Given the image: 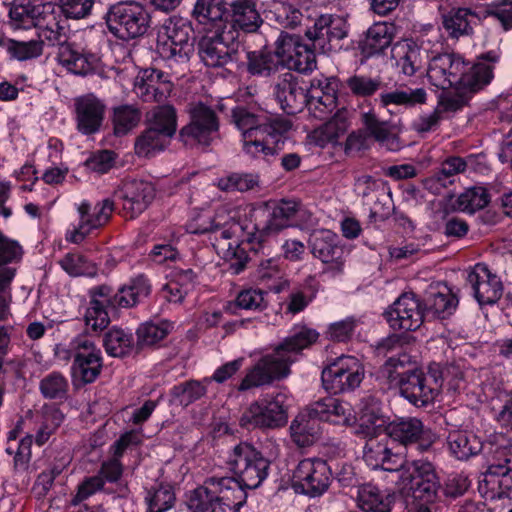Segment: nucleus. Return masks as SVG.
Returning a JSON list of instances; mask_svg holds the SVG:
<instances>
[{
	"mask_svg": "<svg viewBox=\"0 0 512 512\" xmlns=\"http://www.w3.org/2000/svg\"><path fill=\"white\" fill-rule=\"evenodd\" d=\"M232 120L242 132L244 153L250 158L267 162L283 150L285 134L292 127V122L284 117H273L261 122L259 116L245 107L233 109Z\"/></svg>",
	"mask_w": 512,
	"mask_h": 512,
	"instance_id": "1",
	"label": "nucleus"
},
{
	"mask_svg": "<svg viewBox=\"0 0 512 512\" xmlns=\"http://www.w3.org/2000/svg\"><path fill=\"white\" fill-rule=\"evenodd\" d=\"M481 452L487 458L488 469L479 482V490L487 498H502L512 489V469L508 466L511 461V444L501 435L495 441L484 443Z\"/></svg>",
	"mask_w": 512,
	"mask_h": 512,
	"instance_id": "2",
	"label": "nucleus"
},
{
	"mask_svg": "<svg viewBox=\"0 0 512 512\" xmlns=\"http://www.w3.org/2000/svg\"><path fill=\"white\" fill-rule=\"evenodd\" d=\"M302 211L301 203L296 200H271L259 204L254 209L255 231L251 233L249 242L261 247L269 236L293 226Z\"/></svg>",
	"mask_w": 512,
	"mask_h": 512,
	"instance_id": "3",
	"label": "nucleus"
},
{
	"mask_svg": "<svg viewBox=\"0 0 512 512\" xmlns=\"http://www.w3.org/2000/svg\"><path fill=\"white\" fill-rule=\"evenodd\" d=\"M399 485L403 494L421 502L434 503L441 487L432 463L424 460L405 461L400 469Z\"/></svg>",
	"mask_w": 512,
	"mask_h": 512,
	"instance_id": "4",
	"label": "nucleus"
},
{
	"mask_svg": "<svg viewBox=\"0 0 512 512\" xmlns=\"http://www.w3.org/2000/svg\"><path fill=\"white\" fill-rule=\"evenodd\" d=\"M103 19L118 39L131 40L144 35L150 25L145 6L135 1H121L109 6Z\"/></svg>",
	"mask_w": 512,
	"mask_h": 512,
	"instance_id": "5",
	"label": "nucleus"
},
{
	"mask_svg": "<svg viewBox=\"0 0 512 512\" xmlns=\"http://www.w3.org/2000/svg\"><path fill=\"white\" fill-rule=\"evenodd\" d=\"M227 463L248 489L258 488L268 476L270 467V461L247 442H241L232 449Z\"/></svg>",
	"mask_w": 512,
	"mask_h": 512,
	"instance_id": "6",
	"label": "nucleus"
},
{
	"mask_svg": "<svg viewBox=\"0 0 512 512\" xmlns=\"http://www.w3.org/2000/svg\"><path fill=\"white\" fill-rule=\"evenodd\" d=\"M189 122L179 131L185 146H210L219 138V120L215 111L202 102L189 105Z\"/></svg>",
	"mask_w": 512,
	"mask_h": 512,
	"instance_id": "7",
	"label": "nucleus"
},
{
	"mask_svg": "<svg viewBox=\"0 0 512 512\" xmlns=\"http://www.w3.org/2000/svg\"><path fill=\"white\" fill-rule=\"evenodd\" d=\"M346 19L334 14L317 16L305 30V40L312 43L319 54H330L341 49V40L348 36Z\"/></svg>",
	"mask_w": 512,
	"mask_h": 512,
	"instance_id": "8",
	"label": "nucleus"
},
{
	"mask_svg": "<svg viewBox=\"0 0 512 512\" xmlns=\"http://www.w3.org/2000/svg\"><path fill=\"white\" fill-rule=\"evenodd\" d=\"M292 363L291 356L276 347L272 353L266 354L257 360L247 371L238 389L246 391L284 379L290 374Z\"/></svg>",
	"mask_w": 512,
	"mask_h": 512,
	"instance_id": "9",
	"label": "nucleus"
},
{
	"mask_svg": "<svg viewBox=\"0 0 512 512\" xmlns=\"http://www.w3.org/2000/svg\"><path fill=\"white\" fill-rule=\"evenodd\" d=\"M364 378L362 364L352 356H342L323 369L321 381L330 394L351 392L360 386Z\"/></svg>",
	"mask_w": 512,
	"mask_h": 512,
	"instance_id": "10",
	"label": "nucleus"
},
{
	"mask_svg": "<svg viewBox=\"0 0 512 512\" xmlns=\"http://www.w3.org/2000/svg\"><path fill=\"white\" fill-rule=\"evenodd\" d=\"M229 33L216 29L213 33H206L197 43V52L200 60L207 67H226L239 61V43H234Z\"/></svg>",
	"mask_w": 512,
	"mask_h": 512,
	"instance_id": "11",
	"label": "nucleus"
},
{
	"mask_svg": "<svg viewBox=\"0 0 512 512\" xmlns=\"http://www.w3.org/2000/svg\"><path fill=\"white\" fill-rule=\"evenodd\" d=\"M316 54L311 42L296 34L281 32L276 40V55L288 69L306 73L316 68Z\"/></svg>",
	"mask_w": 512,
	"mask_h": 512,
	"instance_id": "12",
	"label": "nucleus"
},
{
	"mask_svg": "<svg viewBox=\"0 0 512 512\" xmlns=\"http://www.w3.org/2000/svg\"><path fill=\"white\" fill-rule=\"evenodd\" d=\"M331 471L326 461L313 458L301 460L292 474V486L296 492L309 496L324 493L330 484Z\"/></svg>",
	"mask_w": 512,
	"mask_h": 512,
	"instance_id": "13",
	"label": "nucleus"
},
{
	"mask_svg": "<svg viewBox=\"0 0 512 512\" xmlns=\"http://www.w3.org/2000/svg\"><path fill=\"white\" fill-rule=\"evenodd\" d=\"M163 30L157 46L161 56L188 60L193 47L190 22L183 18H171L164 24Z\"/></svg>",
	"mask_w": 512,
	"mask_h": 512,
	"instance_id": "14",
	"label": "nucleus"
},
{
	"mask_svg": "<svg viewBox=\"0 0 512 512\" xmlns=\"http://www.w3.org/2000/svg\"><path fill=\"white\" fill-rule=\"evenodd\" d=\"M70 349L74 358L73 377L81 380L84 384L94 382L102 368L100 350L87 336L75 338L70 344Z\"/></svg>",
	"mask_w": 512,
	"mask_h": 512,
	"instance_id": "15",
	"label": "nucleus"
},
{
	"mask_svg": "<svg viewBox=\"0 0 512 512\" xmlns=\"http://www.w3.org/2000/svg\"><path fill=\"white\" fill-rule=\"evenodd\" d=\"M116 201L122 202V210L126 217L133 219L143 213L155 198L152 183L144 180H126L114 191Z\"/></svg>",
	"mask_w": 512,
	"mask_h": 512,
	"instance_id": "16",
	"label": "nucleus"
},
{
	"mask_svg": "<svg viewBox=\"0 0 512 512\" xmlns=\"http://www.w3.org/2000/svg\"><path fill=\"white\" fill-rule=\"evenodd\" d=\"M22 254L21 246L14 240L5 237L0 231V320L4 321L10 315L12 301L11 282L16 270L8 264L19 260Z\"/></svg>",
	"mask_w": 512,
	"mask_h": 512,
	"instance_id": "17",
	"label": "nucleus"
},
{
	"mask_svg": "<svg viewBox=\"0 0 512 512\" xmlns=\"http://www.w3.org/2000/svg\"><path fill=\"white\" fill-rule=\"evenodd\" d=\"M366 439L363 446V460L372 469L400 471L405 464L402 457L394 454L388 446L389 438L385 432L372 435H360Z\"/></svg>",
	"mask_w": 512,
	"mask_h": 512,
	"instance_id": "18",
	"label": "nucleus"
},
{
	"mask_svg": "<svg viewBox=\"0 0 512 512\" xmlns=\"http://www.w3.org/2000/svg\"><path fill=\"white\" fill-rule=\"evenodd\" d=\"M287 422L286 410L278 399L260 404L252 403L242 414L240 425L248 430L254 428L275 429Z\"/></svg>",
	"mask_w": 512,
	"mask_h": 512,
	"instance_id": "19",
	"label": "nucleus"
},
{
	"mask_svg": "<svg viewBox=\"0 0 512 512\" xmlns=\"http://www.w3.org/2000/svg\"><path fill=\"white\" fill-rule=\"evenodd\" d=\"M390 327L414 331L423 323V309L413 293L402 294L385 312Z\"/></svg>",
	"mask_w": 512,
	"mask_h": 512,
	"instance_id": "20",
	"label": "nucleus"
},
{
	"mask_svg": "<svg viewBox=\"0 0 512 512\" xmlns=\"http://www.w3.org/2000/svg\"><path fill=\"white\" fill-rule=\"evenodd\" d=\"M464 68L465 62L459 55L451 53L430 55L427 77L432 85L445 90L458 83Z\"/></svg>",
	"mask_w": 512,
	"mask_h": 512,
	"instance_id": "21",
	"label": "nucleus"
},
{
	"mask_svg": "<svg viewBox=\"0 0 512 512\" xmlns=\"http://www.w3.org/2000/svg\"><path fill=\"white\" fill-rule=\"evenodd\" d=\"M307 84L290 72L282 74L274 85V96L287 114L301 112L307 105Z\"/></svg>",
	"mask_w": 512,
	"mask_h": 512,
	"instance_id": "22",
	"label": "nucleus"
},
{
	"mask_svg": "<svg viewBox=\"0 0 512 512\" xmlns=\"http://www.w3.org/2000/svg\"><path fill=\"white\" fill-rule=\"evenodd\" d=\"M172 83L161 70L146 68L135 78L134 92L144 102H164L172 92Z\"/></svg>",
	"mask_w": 512,
	"mask_h": 512,
	"instance_id": "23",
	"label": "nucleus"
},
{
	"mask_svg": "<svg viewBox=\"0 0 512 512\" xmlns=\"http://www.w3.org/2000/svg\"><path fill=\"white\" fill-rule=\"evenodd\" d=\"M475 299L480 305L494 304L502 296L503 286L499 277L484 264H477L467 275Z\"/></svg>",
	"mask_w": 512,
	"mask_h": 512,
	"instance_id": "24",
	"label": "nucleus"
},
{
	"mask_svg": "<svg viewBox=\"0 0 512 512\" xmlns=\"http://www.w3.org/2000/svg\"><path fill=\"white\" fill-rule=\"evenodd\" d=\"M398 388L401 395L417 407L427 406L436 397V386H432L421 369L407 370L398 382Z\"/></svg>",
	"mask_w": 512,
	"mask_h": 512,
	"instance_id": "25",
	"label": "nucleus"
},
{
	"mask_svg": "<svg viewBox=\"0 0 512 512\" xmlns=\"http://www.w3.org/2000/svg\"><path fill=\"white\" fill-rule=\"evenodd\" d=\"M354 187L357 195L361 196L366 204H373L371 208L373 215L384 219L390 214L392 200L382 181L369 175H362L355 180Z\"/></svg>",
	"mask_w": 512,
	"mask_h": 512,
	"instance_id": "26",
	"label": "nucleus"
},
{
	"mask_svg": "<svg viewBox=\"0 0 512 512\" xmlns=\"http://www.w3.org/2000/svg\"><path fill=\"white\" fill-rule=\"evenodd\" d=\"M391 58L405 76H413L422 69L430 58V53L423 45L411 40H401L391 46Z\"/></svg>",
	"mask_w": 512,
	"mask_h": 512,
	"instance_id": "27",
	"label": "nucleus"
},
{
	"mask_svg": "<svg viewBox=\"0 0 512 512\" xmlns=\"http://www.w3.org/2000/svg\"><path fill=\"white\" fill-rule=\"evenodd\" d=\"M114 204L112 199L106 198L95 206L94 213L91 214V205L88 202H82L78 208L81 216L80 224L71 234L69 240L73 243H80L91 230L106 224L114 210Z\"/></svg>",
	"mask_w": 512,
	"mask_h": 512,
	"instance_id": "28",
	"label": "nucleus"
},
{
	"mask_svg": "<svg viewBox=\"0 0 512 512\" xmlns=\"http://www.w3.org/2000/svg\"><path fill=\"white\" fill-rule=\"evenodd\" d=\"M77 129L85 135L95 134L100 130L104 119L105 105L93 94L75 99Z\"/></svg>",
	"mask_w": 512,
	"mask_h": 512,
	"instance_id": "29",
	"label": "nucleus"
},
{
	"mask_svg": "<svg viewBox=\"0 0 512 512\" xmlns=\"http://www.w3.org/2000/svg\"><path fill=\"white\" fill-rule=\"evenodd\" d=\"M356 435H372L385 432L388 425L381 401L373 395L363 397L359 404Z\"/></svg>",
	"mask_w": 512,
	"mask_h": 512,
	"instance_id": "30",
	"label": "nucleus"
},
{
	"mask_svg": "<svg viewBox=\"0 0 512 512\" xmlns=\"http://www.w3.org/2000/svg\"><path fill=\"white\" fill-rule=\"evenodd\" d=\"M225 512H239L246 503L248 489L236 477L208 478Z\"/></svg>",
	"mask_w": 512,
	"mask_h": 512,
	"instance_id": "31",
	"label": "nucleus"
},
{
	"mask_svg": "<svg viewBox=\"0 0 512 512\" xmlns=\"http://www.w3.org/2000/svg\"><path fill=\"white\" fill-rule=\"evenodd\" d=\"M310 249L314 257L323 263L334 264V269L342 270L343 248L338 244V237L330 230L315 231L310 237Z\"/></svg>",
	"mask_w": 512,
	"mask_h": 512,
	"instance_id": "32",
	"label": "nucleus"
},
{
	"mask_svg": "<svg viewBox=\"0 0 512 512\" xmlns=\"http://www.w3.org/2000/svg\"><path fill=\"white\" fill-rule=\"evenodd\" d=\"M225 18H230L234 29L245 33H255L263 24L256 0H230Z\"/></svg>",
	"mask_w": 512,
	"mask_h": 512,
	"instance_id": "33",
	"label": "nucleus"
},
{
	"mask_svg": "<svg viewBox=\"0 0 512 512\" xmlns=\"http://www.w3.org/2000/svg\"><path fill=\"white\" fill-rule=\"evenodd\" d=\"M113 294L112 288L105 285L92 290V299L85 314V323L93 331L102 330L109 324L106 308L114 309Z\"/></svg>",
	"mask_w": 512,
	"mask_h": 512,
	"instance_id": "34",
	"label": "nucleus"
},
{
	"mask_svg": "<svg viewBox=\"0 0 512 512\" xmlns=\"http://www.w3.org/2000/svg\"><path fill=\"white\" fill-rule=\"evenodd\" d=\"M289 430L292 442L300 448L312 446L322 433L321 423L311 415L309 406L292 420Z\"/></svg>",
	"mask_w": 512,
	"mask_h": 512,
	"instance_id": "35",
	"label": "nucleus"
},
{
	"mask_svg": "<svg viewBox=\"0 0 512 512\" xmlns=\"http://www.w3.org/2000/svg\"><path fill=\"white\" fill-rule=\"evenodd\" d=\"M397 28L390 22H376L366 32L361 51L367 57L383 53L392 45Z\"/></svg>",
	"mask_w": 512,
	"mask_h": 512,
	"instance_id": "36",
	"label": "nucleus"
},
{
	"mask_svg": "<svg viewBox=\"0 0 512 512\" xmlns=\"http://www.w3.org/2000/svg\"><path fill=\"white\" fill-rule=\"evenodd\" d=\"M427 100V93L424 88H409L400 86L394 90L380 93L378 101L380 107L392 113V108L403 107L413 108L418 104H424Z\"/></svg>",
	"mask_w": 512,
	"mask_h": 512,
	"instance_id": "37",
	"label": "nucleus"
},
{
	"mask_svg": "<svg viewBox=\"0 0 512 512\" xmlns=\"http://www.w3.org/2000/svg\"><path fill=\"white\" fill-rule=\"evenodd\" d=\"M350 127V113L347 109L338 110L333 117L314 131L316 143L325 147L336 144L338 139L346 134Z\"/></svg>",
	"mask_w": 512,
	"mask_h": 512,
	"instance_id": "38",
	"label": "nucleus"
},
{
	"mask_svg": "<svg viewBox=\"0 0 512 512\" xmlns=\"http://www.w3.org/2000/svg\"><path fill=\"white\" fill-rule=\"evenodd\" d=\"M386 435L403 445L417 443L424 434V425L422 421L415 417L399 418L389 422Z\"/></svg>",
	"mask_w": 512,
	"mask_h": 512,
	"instance_id": "39",
	"label": "nucleus"
},
{
	"mask_svg": "<svg viewBox=\"0 0 512 512\" xmlns=\"http://www.w3.org/2000/svg\"><path fill=\"white\" fill-rule=\"evenodd\" d=\"M356 499L363 512H391L394 496L374 485L366 484L358 488Z\"/></svg>",
	"mask_w": 512,
	"mask_h": 512,
	"instance_id": "40",
	"label": "nucleus"
},
{
	"mask_svg": "<svg viewBox=\"0 0 512 512\" xmlns=\"http://www.w3.org/2000/svg\"><path fill=\"white\" fill-rule=\"evenodd\" d=\"M450 453L458 460H467L484 448V443L473 433L452 431L447 437Z\"/></svg>",
	"mask_w": 512,
	"mask_h": 512,
	"instance_id": "41",
	"label": "nucleus"
},
{
	"mask_svg": "<svg viewBox=\"0 0 512 512\" xmlns=\"http://www.w3.org/2000/svg\"><path fill=\"white\" fill-rule=\"evenodd\" d=\"M494 66L485 62H478L467 68L459 76L458 83L461 89L466 90L471 96L486 87L494 77Z\"/></svg>",
	"mask_w": 512,
	"mask_h": 512,
	"instance_id": "42",
	"label": "nucleus"
},
{
	"mask_svg": "<svg viewBox=\"0 0 512 512\" xmlns=\"http://www.w3.org/2000/svg\"><path fill=\"white\" fill-rule=\"evenodd\" d=\"M50 6L34 4L30 0H14L9 9V17L16 28H27L40 20Z\"/></svg>",
	"mask_w": 512,
	"mask_h": 512,
	"instance_id": "43",
	"label": "nucleus"
},
{
	"mask_svg": "<svg viewBox=\"0 0 512 512\" xmlns=\"http://www.w3.org/2000/svg\"><path fill=\"white\" fill-rule=\"evenodd\" d=\"M247 71L253 76L268 77L278 70L280 59L276 51L267 50L262 47L260 50H247Z\"/></svg>",
	"mask_w": 512,
	"mask_h": 512,
	"instance_id": "44",
	"label": "nucleus"
},
{
	"mask_svg": "<svg viewBox=\"0 0 512 512\" xmlns=\"http://www.w3.org/2000/svg\"><path fill=\"white\" fill-rule=\"evenodd\" d=\"M146 121L149 127L166 135L170 139L177 131V112L173 105H158L147 113Z\"/></svg>",
	"mask_w": 512,
	"mask_h": 512,
	"instance_id": "45",
	"label": "nucleus"
},
{
	"mask_svg": "<svg viewBox=\"0 0 512 512\" xmlns=\"http://www.w3.org/2000/svg\"><path fill=\"white\" fill-rule=\"evenodd\" d=\"M188 507L192 512H225L208 478L191 493Z\"/></svg>",
	"mask_w": 512,
	"mask_h": 512,
	"instance_id": "46",
	"label": "nucleus"
},
{
	"mask_svg": "<svg viewBox=\"0 0 512 512\" xmlns=\"http://www.w3.org/2000/svg\"><path fill=\"white\" fill-rule=\"evenodd\" d=\"M361 121L364 126V133L367 137L374 138L381 144H386L390 150L399 148L398 139L392 134L385 121L379 120L373 112H365L361 115Z\"/></svg>",
	"mask_w": 512,
	"mask_h": 512,
	"instance_id": "47",
	"label": "nucleus"
},
{
	"mask_svg": "<svg viewBox=\"0 0 512 512\" xmlns=\"http://www.w3.org/2000/svg\"><path fill=\"white\" fill-rule=\"evenodd\" d=\"M171 139L157 130L147 126L136 138L134 149L139 157H153L164 151L170 144Z\"/></svg>",
	"mask_w": 512,
	"mask_h": 512,
	"instance_id": "48",
	"label": "nucleus"
},
{
	"mask_svg": "<svg viewBox=\"0 0 512 512\" xmlns=\"http://www.w3.org/2000/svg\"><path fill=\"white\" fill-rule=\"evenodd\" d=\"M57 59L62 66L76 75H86L93 69L87 56L68 41L58 48Z\"/></svg>",
	"mask_w": 512,
	"mask_h": 512,
	"instance_id": "49",
	"label": "nucleus"
},
{
	"mask_svg": "<svg viewBox=\"0 0 512 512\" xmlns=\"http://www.w3.org/2000/svg\"><path fill=\"white\" fill-rule=\"evenodd\" d=\"M106 352L113 357H124L137 351L133 335L120 328L110 329L103 340Z\"/></svg>",
	"mask_w": 512,
	"mask_h": 512,
	"instance_id": "50",
	"label": "nucleus"
},
{
	"mask_svg": "<svg viewBox=\"0 0 512 512\" xmlns=\"http://www.w3.org/2000/svg\"><path fill=\"white\" fill-rule=\"evenodd\" d=\"M318 338V333L307 327H295L292 334L286 337L279 347L284 353L291 356L292 362L296 361L297 355L309 347Z\"/></svg>",
	"mask_w": 512,
	"mask_h": 512,
	"instance_id": "51",
	"label": "nucleus"
},
{
	"mask_svg": "<svg viewBox=\"0 0 512 512\" xmlns=\"http://www.w3.org/2000/svg\"><path fill=\"white\" fill-rule=\"evenodd\" d=\"M141 111L135 105L124 104L113 109L112 123L116 136H124L138 126Z\"/></svg>",
	"mask_w": 512,
	"mask_h": 512,
	"instance_id": "52",
	"label": "nucleus"
},
{
	"mask_svg": "<svg viewBox=\"0 0 512 512\" xmlns=\"http://www.w3.org/2000/svg\"><path fill=\"white\" fill-rule=\"evenodd\" d=\"M230 0H196L192 15L199 23L220 22L228 13Z\"/></svg>",
	"mask_w": 512,
	"mask_h": 512,
	"instance_id": "53",
	"label": "nucleus"
},
{
	"mask_svg": "<svg viewBox=\"0 0 512 512\" xmlns=\"http://www.w3.org/2000/svg\"><path fill=\"white\" fill-rule=\"evenodd\" d=\"M207 384L198 380H189L174 386L171 390L172 401L180 406L187 407L202 398L207 392Z\"/></svg>",
	"mask_w": 512,
	"mask_h": 512,
	"instance_id": "54",
	"label": "nucleus"
},
{
	"mask_svg": "<svg viewBox=\"0 0 512 512\" xmlns=\"http://www.w3.org/2000/svg\"><path fill=\"white\" fill-rule=\"evenodd\" d=\"M473 14L466 8H453L443 15V27L453 38H459L471 32L470 18Z\"/></svg>",
	"mask_w": 512,
	"mask_h": 512,
	"instance_id": "55",
	"label": "nucleus"
},
{
	"mask_svg": "<svg viewBox=\"0 0 512 512\" xmlns=\"http://www.w3.org/2000/svg\"><path fill=\"white\" fill-rule=\"evenodd\" d=\"M260 179L256 173H230L218 179L217 187L224 192H247L259 187Z\"/></svg>",
	"mask_w": 512,
	"mask_h": 512,
	"instance_id": "56",
	"label": "nucleus"
},
{
	"mask_svg": "<svg viewBox=\"0 0 512 512\" xmlns=\"http://www.w3.org/2000/svg\"><path fill=\"white\" fill-rule=\"evenodd\" d=\"M490 202V196L486 188L477 186L467 189L459 195L457 207L460 211L473 214L485 208Z\"/></svg>",
	"mask_w": 512,
	"mask_h": 512,
	"instance_id": "57",
	"label": "nucleus"
},
{
	"mask_svg": "<svg viewBox=\"0 0 512 512\" xmlns=\"http://www.w3.org/2000/svg\"><path fill=\"white\" fill-rule=\"evenodd\" d=\"M5 44L10 57L18 61L34 59L43 53L42 42L37 40L17 41L8 38Z\"/></svg>",
	"mask_w": 512,
	"mask_h": 512,
	"instance_id": "58",
	"label": "nucleus"
},
{
	"mask_svg": "<svg viewBox=\"0 0 512 512\" xmlns=\"http://www.w3.org/2000/svg\"><path fill=\"white\" fill-rule=\"evenodd\" d=\"M148 512H166L175 502V494L169 485H160L158 488L148 491L146 496Z\"/></svg>",
	"mask_w": 512,
	"mask_h": 512,
	"instance_id": "59",
	"label": "nucleus"
},
{
	"mask_svg": "<svg viewBox=\"0 0 512 512\" xmlns=\"http://www.w3.org/2000/svg\"><path fill=\"white\" fill-rule=\"evenodd\" d=\"M42 20H44V18H40V20L35 23L39 38L37 41H41L42 44L46 41L52 46H58V48L68 41L64 27L60 26L54 17L45 25L42 24Z\"/></svg>",
	"mask_w": 512,
	"mask_h": 512,
	"instance_id": "60",
	"label": "nucleus"
},
{
	"mask_svg": "<svg viewBox=\"0 0 512 512\" xmlns=\"http://www.w3.org/2000/svg\"><path fill=\"white\" fill-rule=\"evenodd\" d=\"M409 361L406 354L399 357H389L380 368L378 375L379 378L385 379L389 387L398 388V382L402 381V376L405 374V364Z\"/></svg>",
	"mask_w": 512,
	"mask_h": 512,
	"instance_id": "61",
	"label": "nucleus"
},
{
	"mask_svg": "<svg viewBox=\"0 0 512 512\" xmlns=\"http://www.w3.org/2000/svg\"><path fill=\"white\" fill-rule=\"evenodd\" d=\"M40 391L48 399H64L68 392V381L59 372H52L40 381Z\"/></svg>",
	"mask_w": 512,
	"mask_h": 512,
	"instance_id": "62",
	"label": "nucleus"
},
{
	"mask_svg": "<svg viewBox=\"0 0 512 512\" xmlns=\"http://www.w3.org/2000/svg\"><path fill=\"white\" fill-rule=\"evenodd\" d=\"M458 300L450 292L430 293L427 300L428 310L439 318H446L456 309Z\"/></svg>",
	"mask_w": 512,
	"mask_h": 512,
	"instance_id": "63",
	"label": "nucleus"
},
{
	"mask_svg": "<svg viewBox=\"0 0 512 512\" xmlns=\"http://www.w3.org/2000/svg\"><path fill=\"white\" fill-rule=\"evenodd\" d=\"M60 266L71 276H90L96 275L95 267L90 264L82 255L77 253H68L60 261Z\"/></svg>",
	"mask_w": 512,
	"mask_h": 512,
	"instance_id": "64",
	"label": "nucleus"
}]
</instances>
